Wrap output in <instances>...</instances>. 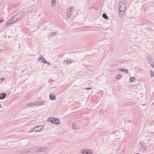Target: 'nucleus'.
Segmentation results:
<instances>
[{
	"label": "nucleus",
	"instance_id": "f257e3e1",
	"mask_svg": "<svg viewBox=\"0 0 154 154\" xmlns=\"http://www.w3.org/2000/svg\"><path fill=\"white\" fill-rule=\"evenodd\" d=\"M119 11L120 12L119 15L120 17H122L126 11V5L122 2H120L119 4Z\"/></svg>",
	"mask_w": 154,
	"mask_h": 154
},
{
	"label": "nucleus",
	"instance_id": "f03ea898",
	"mask_svg": "<svg viewBox=\"0 0 154 154\" xmlns=\"http://www.w3.org/2000/svg\"><path fill=\"white\" fill-rule=\"evenodd\" d=\"M24 15V13L21 12L18 14L15 15L13 17L14 21H16L20 19Z\"/></svg>",
	"mask_w": 154,
	"mask_h": 154
},
{
	"label": "nucleus",
	"instance_id": "7ed1b4c3",
	"mask_svg": "<svg viewBox=\"0 0 154 154\" xmlns=\"http://www.w3.org/2000/svg\"><path fill=\"white\" fill-rule=\"evenodd\" d=\"M72 8L69 7V8L67 9L66 13V17L68 18L70 17L71 15Z\"/></svg>",
	"mask_w": 154,
	"mask_h": 154
},
{
	"label": "nucleus",
	"instance_id": "20e7f679",
	"mask_svg": "<svg viewBox=\"0 0 154 154\" xmlns=\"http://www.w3.org/2000/svg\"><path fill=\"white\" fill-rule=\"evenodd\" d=\"M37 60L39 62H41L42 63H44L45 62V61H46L45 59L42 56L38 57L37 59Z\"/></svg>",
	"mask_w": 154,
	"mask_h": 154
},
{
	"label": "nucleus",
	"instance_id": "39448f33",
	"mask_svg": "<svg viewBox=\"0 0 154 154\" xmlns=\"http://www.w3.org/2000/svg\"><path fill=\"white\" fill-rule=\"evenodd\" d=\"M45 101H36L35 102V106H41L44 105L45 104Z\"/></svg>",
	"mask_w": 154,
	"mask_h": 154
},
{
	"label": "nucleus",
	"instance_id": "423d86ee",
	"mask_svg": "<svg viewBox=\"0 0 154 154\" xmlns=\"http://www.w3.org/2000/svg\"><path fill=\"white\" fill-rule=\"evenodd\" d=\"M140 150L141 151H146L147 150V148L144 146L141 143H140Z\"/></svg>",
	"mask_w": 154,
	"mask_h": 154
},
{
	"label": "nucleus",
	"instance_id": "0eeeda50",
	"mask_svg": "<svg viewBox=\"0 0 154 154\" xmlns=\"http://www.w3.org/2000/svg\"><path fill=\"white\" fill-rule=\"evenodd\" d=\"M47 121H48L49 122L51 123L52 124H54L55 123L54 122L55 121L54 120V118H49L47 119Z\"/></svg>",
	"mask_w": 154,
	"mask_h": 154
},
{
	"label": "nucleus",
	"instance_id": "6e6552de",
	"mask_svg": "<svg viewBox=\"0 0 154 154\" xmlns=\"http://www.w3.org/2000/svg\"><path fill=\"white\" fill-rule=\"evenodd\" d=\"M49 98L50 99L52 100H55L56 99L55 96L52 94H51L50 95Z\"/></svg>",
	"mask_w": 154,
	"mask_h": 154
},
{
	"label": "nucleus",
	"instance_id": "1a4fd4ad",
	"mask_svg": "<svg viewBox=\"0 0 154 154\" xmlns=\"http://www.w3.org/2000/svg\"><path fill=\"white\" fill-rule=\"evenodd\" d=\"M6 94L5 93H2L0 95V99L2 100L5 98L6 97Z\"/></svg>",
	"mask_w": 154,
	"mask_h": 154
},
{
	"label": "nucleus",
	"instance_id": "9d476101",
	"mask_svg": "<svg viewBox=\"0 0 154 154\" xmlns=\"http://www.w3.org/2000/svg\"><path fill=\"white\" fill-rule=\"evenodd\" d=\"M41 152H48L49 151L48 149L44 147H40Z\"/></svg>",
	"mask_w": 154,
	"mask_h": 154
},
{
	"label": "nucleus",
	"instance_id": "9b49d317",
	"mask_svg": "<svg viewBox=\"0 0 154 154\" xmlns=\"http://www.w3.org/2000/svg\"><path fill=\"white\" fill-rule=\"evenodd\" d=\"M51 6L52 7H55L56 6V2L55 1L56 0H51Z\"/></svg>",
	"mask_w": 154,
	"mask_h": 154
},
{
	"label": "nucleus",
	"instance_id": "f8f14e48",
	"mask_svg": "<svg viewBox=\"0 0 154 154\" xmlns=\"http://www.w3.org/2000/svg\"><path fill=\"white\" fill-rule=\"evenodd\" d=\"M15 22V21H14L13 19V18L11 20H9V21H8L6 25L7 26H8L10 24H11L12 22Z\"/></svg>",
	"mask_w": 154,
	"mask_h": 154
},
{
	"label": "nucleus",
	"instance_id": "ddd939ff",
	"mask_svg": "<svg viewBox=\"0 0 154 154\" xmlns=\"http://www.w3.org/2000/svg\"><path fill=\"white\" fill-rule=\"evenodd\" d=\"M149 63L152 68H153L154 67V62L151 60H149Z\"/></svg>",
	"mask_w": 154,
	"mask_h": 154
},
{
	"label": "nucleus",
	"instance_id": "4468645a",
	"mask_svg": "<svg viewBox=\"0 0 154 154\" xmlns=\"http://www.w3.org/2000/svg\"><path fill=\"white\" fill-rule=\"evenodd\" d=\"M72 128L74 129H78L79 128L78 126L74 124H72Z\"/></svg>",
	"mask_w": 154,
	"mask_h": 154
},
{
	"label": "nucleus",
	"instance_id": "2eb2a0df",
	"mask_svg": "<svg viewBox=\"0 0 154 154\" xmlns=\"http://www.w3.org/2000/svg\"><path fill=\"white\" fill-rule=\"evenodd\" d=\"M26 105L27 106H35V102H34L32 103L27 104Z\"/></svg>",
	"mask_w": 154,
	"mask_h": 154
},
{
	"label": "nucleus",
	"instance_id": "dca6fc26",
	"mask_svg": "<svg viewBox=\"0 0 154 154\" xmlns=\"http://www.w3.org/2000/svg\"><path fill=\"white\" fill-rule=\"evenodd\" d=\"M54 120H55V121L54 122H55V123H54V124L58 125L60 124V123H59L60 122H59V120L58 119H54Z\"/></svg>",
	"mask_w": 154,
	"mask_h": 154
},
{
	"label": "nucleus",
	"instance_id": "f3484780",
	"mask_svg": "<svg viewBox=\"0 0 154 154\" xmlns=\"http://www.w3.org/2000/svg\"><path fill=\"white\" fill-rule=\"evenodd\" d=\"M35 128H33L32 129V131H34L35 132H38V131L42 130V128H40V129H39L38 130H35Z\"/></svg>",
	"mask_w": 154,
	"mask_h": 154
},
{
	"label": "nucleus",
	"instance_id": "a211bd4d",
	"mask_svg": "<svg viewBox=\"0 0 154 154\" xmlns=\"http://www.w3.org/2000/svg\"><path fill=\"white\" fill-rule=\"evenodd\" d=\"M102 17L106 20H107L108 19V16L105 13L103 14H102Z\"/></svg>",
	"mask_w": 154,
	"mask_h": 154
},
{
	"label": "nucleus",
	"instance_id": "6ab92c4d",
	"mask_svg": "<svg viewBox=\"0 0 154 154\" xmlns=\"http://www.w3.org/2000/svg\"><path fill=\"white\" fill-rule=\"evenodd\" d=\"M119 69L121 71L125 72L126 73H128V70L126 69Z\"/></svg>",
	"mask_w": 154,
	"mask_h": 154
},
{
	"label": "nucleus",
	"instance_id": "aec40b11",
	"mask_svg": "<svg viewBox=\"0 0 154 154\" xmlns=\"http://www.w3.org/2000/svg\"><path fill=\"white\" fill-rule=\"evenodd\" d=\"M149 72L150 75V77H152L154 75L153 71H152V70H151Z\"/></svg>",
	"mask_w": 154,
	"mask_h": 154
},
{
	"label": "nucleus",
	"instance_id": "412c9836",
	"mask_svg": "<svg viewBox=\"0 0 154 154\" xmlns=\"http://www.w3.org/2000/svg\"><path fill=\"white\" fill-rule=\"evenodd\" d=\"M135 79L134 77H131L129 81L130 82H133Z\"/></svg>",
	"mask_w": 154,
	"mask_h": 154
},
{
	"label": "nucleus",
	"instance_id": "4be33fe9",
	"mask_svg": "<svg viewBox=\"0 0 154 154\" xmlns=\"http://www.w3.org/2000/svg\"><path fill=\"white\" fill-rule=\"evenodd\" d=\"M121 78V75L119 74H118L116 76V78L118 79H119Z\"/></svg>",
	"mask_w": 154,
	"mask_h": 154
},
{
	"label": "nucleus",
	"instance_id": "5701e85b",
	"mask_svg": "<svg viewBox=\"0 0 154 154\" xmlns=\"http://www.w3.org/2000/svg\"><path fill=\"white\" fill-rule=\"evenodd\" d=\"M81 152L83 154H88V152H87V150H85L84 151H82Z\"/></svg>",
	"mask_w": 154,
	"mask_h": 154
},
{
	"label": "nucleus",
	"instance_id": "b1692460",
	"mask_svg": "<svg viewBox=\"0 0 154 154\" xmlns=\"http://www.w3.org/2000/svg\"><path fill=\"white\" fill-rule=\"evenodd\" d=\"M87 152H88V154H92V152L91 150H87Z\"/></svg>",
	"mask_w": 154,
	"mask_h": 154
},
{
	"label": "nucleus",
	"instance_id": "393cba45",
	"mask_svg": "<svg viewBox=\"0 0 154 154\" xmlns=\"http://www.w3.org/2000/svg\"><path fill=\"white\" fill-rule=\"evenodd\" d=\"M41 149L40 148L36 150V151H35V152H41Z\"/></svg>",
	"mask_w": 154,
	"mask_h": 154
},
{
	"label": "nucleus",
	"instance_id": "a878e982",
	"mask_svg": "<svg viewBox=\"0 0 154 154\" xmlns=\"http://www.w3.org/2000/svg\"><path fill=\"white\" fill-rule=\"evenodd\" d=\"M67 63L71 64V60H68L67 61Z\"/></svg>",
	"mask_w": 154,
	"mask_h": 154
},
{
	"label": "nucleus",
	"instance_id": "bb28decb",
	"mask_svg": "<svg viewBox=\"0 0 154 154\" xmlns=\"http://www.w3.org/2000/svg\"><path fill=\"white\" fill-rule=\"evenodd\" d=\"M45 63L47 64L48 66H49L50 64V63L49 62H47V61H45Z\"/></svg>",
	"mask_w": 154,
	"mask_h": 154
},
{
	"label": "nucleus",
	"instance_id": "cd10ccee",
	"mask_svg": "<svg viewBox=\"0 0 154 154\" xmlns=\"http://www.w3.org/2000/svg\"><path fill=\"white\" fill-rule=\"evenodd\" d=\"M5 78H0V82H2V81L4 80H5Z\"/></svg>",
	"mask_w": 154,
	"mask_h": 154
},
{
	"label": "nucleus",
	"instance_id": "c85d7f7f",
	"mask_svg": "<svg viewBox=\"0 0 154 154\" xmlns=\"http://www.w3.org/2000/svg\"><path fill=\"white\" fill-rule=\"evenodd\" d=\"M3 20L2 18L1 17L0 18V23L2 22Z\"/></svg>",
	"mask_w": 154,
	"mask_h": 154
},
{
	"label": "nucleus",
	"instance_id": "c756f323",
	"mask_svg": "<svg viewBox=\"0 0 154 154\" xmlns=\"http://www.w3.org/2000/svg\"><path fill=\"white\" fill-rule=\"evenodd\" d=\"M92 89V88H85V89L88 90H89V89Z\"/></svg>",
	"mask_w": 154,
	"mask_h": 154
},
{
	"label": "nucleus",
	"instance_id": "7c9ffc66",
	"mask_svg": "<svg viewBox=\"0 0 154 154\" xmlns=\"http://www.w3.org/2000/svg\"><path fill=\"white\" fill-rule=\"evenodd\" d=\"M35 128H38V129H39V128H42V127H41V126H40V125L36 126ZM42 128H43L42 127Z\"/></svg>",
	"mask_w": 154,
	"mask_h": 154
},
{
	"label": "nucleus",
	"instance_id": "2f4dec72",
	"mask_svg": "<svg viewBox=\"0 0 154 154\" xmlns=\"http://www.w3.org/2000/svg\"><path fill=\"white\" fill-rule=\"evenodd\" d=\"M35 148H34V149H35ZM36 148V149H38V148L37 147V148Z\"/></svg>",
	"mask_w": 154,
	"mask_h": 154
},
{
	"label": "nucleus",
	"instance_id": "473e14b6",
	"mask_svg": "<svg viewBox=\"0 0 154 154\" xmlns=\"http://www.w3.org/2000/svg\"><path fill=\"white\" fill-rule=\"evenodd\" d=\"M1 105L0 104V107H1Z\"/></svg>",
	"mask_w": 154,
	"mask_h": 154
},
{
	"label": "nucleus",
	"instance_id": "72a5a7b5",
	"mask_svg": "<svg viewBox=\"0 0 154 154\" xmlns=\"http://www.w3.org/2000/svg\"><path fill=\"white\" fill-rule=\"evenodd\" d=\"M31 132H32V131H30L29 132V133Z\"/></svg>",
	"mask_w": 154,
	"mask_h": 154
},
{
	"label": "nucleus",
	"instance_id": "f704fd0d",
	"mask_svg": "<svg viewBox=\"0 0 154 154\" xmlns=\"http://www.w3.org/2000/svg\"><path fill=\"white\" fill-rule=\"evenodd\" d=\"M135 154H139L137 153H136Z\"/></svg>",
	"mask_w": 154,
	"mask_h": 154
}]
</instances>
